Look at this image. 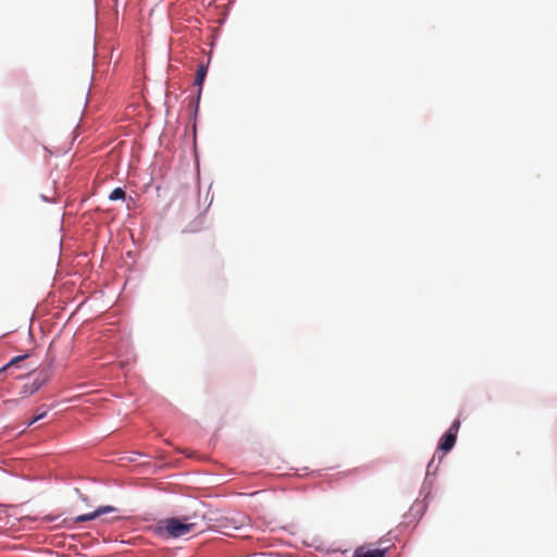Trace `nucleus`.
Wrapping results in <instances>:
<instances>
[{"mask_svg":"<svg viewBox=\"0 0 557 557\" xmlns=\"http://www.w3.org/2000/svg\"><path fill=\"white\" fill-rule=\"evenodd\" d=\"M198 523L190 522L188 518H168L158 522L157 533L165 539H177L197 530Z\"/></svg>","mask_w":557,"mask_h":557,"instance_id":"f257e3e1","label":"nucleus"},{"mask_svg":"<svg viewBox=\"0 0 557 557\" xmlns=\"http://www.w3.org/2000/svg\"><path fill=\"white\" fill-rule=\"evenodd\" d=\"M249 518L245 515H238L236 517H232V518H225L222 523H221V527L227 529V528H232L233 530H239L242 529L244 525H248L249 524Z\"/></svg>","mask_w":557,"mask_h":557,"instance_id":"7ed1b4c3","label":"nucleus"},{"mask_svg":"<svg viewBox=\"0 0 557 557\" xmlns=\"http://www.w3.org/2000/svg\"><path fill=\"white\" fill-rule=\"evenodd\" d=\"M207 71H208V69L203 64H200L197 69L196 77H195V85L199 87V90L201 89V86L205 82Z\"/></svg>","mask_w":557,"mask_h":557,"instance_id":"423d86ee","label":"nucleus"},{"mask_svg":"<svg viewBox=\"0 0 557 557\" xmlns=\"http://www.w3.org/2000/svg\"><path fill=\"white\" fill-rule=\"evenodd\" d=\"M47 412L46 411H42L41 413L37 414L36 417H34L32 420L28 421L27 425H32L34 424L35 422L44 419L46 417Z\"/></svg>","mask_w":557,"mask_h":557,"instance_id":"9d476101","label":"nucleus"},{"mask_svg":"<svg viewBox=\"0 0 557 557\" xmlns=\"http://www.w3.org/2000/svg\"><path fill=\"white\" fill-rule=\"evenodd\" d=\"M386 552V548L370 549L364 546H361L355 550L354 557H385Z\"/></svg>","mask_w":557,"mask_h":557,"instance_id":"20e7f679","label":"nucleus"},{"mask_svg":"<svg viewBox=\"0 0 557 557\" xmlns=\"http://www.w3.org/2000/svg\"><path fill=\"white\" fill-rule=\"evenodd\" d=\"M459 428H460V421L455 420L453 422V424L450 425L449 430L447 431V433H453L457 437V433L459 431Z\"/></svg>","mask_w":557,"mask_h":557,"instance_id":"1a4fd4ad","label":"nucleus"},{"mask_svg":"<svg viewBox=\"0 0 557 557\" xmlns=\"http://www.w3.org/2000/svg\"><path fill=\"white\" fill-rule=\"evenodd\" d=\"M49 377V374L47 371H41L38 375V377L35 380V389H38Z\"/></svg>","mask_w":557,"mask_h":557,"instance_id":"6e6552de","label":"nucleus"},{"mask_svg":"<svg viewBox=\"0 0 557 557\" xmlns=\"http://www.w3.org/2000/svg\"><path fill=\"white\" fill-rule=\"evenodd\" d=\"M126 197V193L123 188L121 187H116L114 188L110 195H109V199L114 201V200H124Z\"/></svg>","mask_w":557,"mask_h":557,"instance_id":"0eeeda50","label":"nucleus"},{"mask_svg":"<svg viewBox=\"0 0 557 557\" xmlns=\"http://www.w3.org/2000/svg\"><path fill=\"white\" fill-rule=\"evenodd\" d=\"M116 511H117V509L115 507H113V506H109V505L108 506H100L95 511L77 516L74 519H70V521L73 522V523L86 522V521L94 520V519H96V518H98V517H100L102 515L111 513V512H116ZM67 522H69L67 519L63 520V523H67Z\"/></svg>","mask_w":557,"mask_h":557,"instance_id":"f03ea898","label":"nucleus"},{"mask_svg":"<svg viewBox=\"0 0 557 557\" xmlns=\"http://www.w3.org/2000/svg\"><path fill=\"white\" fill-rule=\"evenodd\" d=\"M456 440L457 437L455 436V434L446 432L441 438L438 449L445 453L449 451L455 446Z\"/></svg>","mask_w":557,"mask_h":557,"instance_id":"39448f33","label":"nucleus"},{"mask_svg":"<svg viewBox=\"0 0 557 557\" xmlns=\"http://www.w3.org/2000/svg\"><path fill=\"white\" fill-rule=\"evenodd\" d=\"M42 519L46 522H52V521L57 520L58 517L57 516H45Z\"/></svg>","mask_w":557,"mask_h":557,"instance_id":"f8f14e48","label":"nucleus"},{"mask_svg":"<svg viewBox=\"0 0 557 557\" xmlns=\"http://www.w3.org/2000/svg\"><path fill=\"white\" fill-rule=\"evenodd\" d=\"M25 358H26V356H17V357L13 358L10 361V363L7 364V367L4 369L10 368L11 366L15 364L16 362H18V361H21V360H23Z\"/></svg>","mask_w":557,"mask_h":557,"instance_id":"9b49d317","label":"nucleus"}]
</instances>
